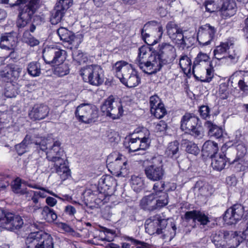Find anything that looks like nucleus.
Masks as SVG:
<instances>
[{
    "label": "nucleus",
    "instance_id": "obj_1",
    "mask_svg": "<svg viewBox=\"0 0 248 248\" xmlns=\"http://www.w3.org/2000/svg\"><path fill=\"white\" fill-rule=\"evenodd\" d=\"M67 52L58 46L45 47L43 51L42 57L46 64L54 66L53 73L58 77H62L70 73V64L65 62Z\"/></svg>",
    "mask_w": 248,
    "mask_h": 248
},
{
    "label": "nucleus",
    "instance_id": "obj_2",
    "mask_svg": "<svg viewBox=\"0 0 248 248\" xmlns=\"http://www.w3.org/2000/svg\"><path fill=\"white\" fill-rule=\"evenodd\" d=\"M3 4H8L9 0H0ZM40 0H16L10 4L11 7L18 6V15L16 26L18 29L24 28L29 24L39 8Z\"/></svg>",
    "mask_w": 248,
    "mask_h": 248
},
{
    "label": "nucleus",
    "instance_id": "obj_3",
    "mask_svg": "<svg viewBox=\"0 0 248 248\" xmlns=\"http://www.w3.org/2000/svg\"><path fill=\"white\" fill-rule=\"evenodd\" d=\"M167 219H161L159 215H156L152 218L148 219L145 223L146 232L152 235L156 233L162 234L161 237L169 239L170 241L175 235L176 227L174 223L170 222L168 223Z\"/></svg>",
    "mask_w": 248,
    "mask_h": 248
},
{
    "label": "nucleus",
    "instance_id": "obj_4",
    "mask_svg": "<svg viewBox=\"0 0 248 248\" xmlns=\"http://www.w3.org/2000/svg\"><path fill=\"white\" fill-rule=\"evenodd\" d=\"M112 70L120 81L128 88L135 87L140 82L137 71L131 64L125 61L117 62L113 65Z\"/></svg>",
    "mask_w": 248,
    "mask_h": 248
},
{
    "label": "nucleus",
    "instance_id": "obj_5",
    "mask_svg": "<svg viewBox=\"0 0 248 248\" xmlns=\"http://www.w3.org/2000/svg\"><path fill=\"white\" fill-rule=\"evenodd\" d=\"M147 51L150 52L149 48L145 46H142L139 49L138 58L137 59V64L140 68L145 73L148 75L154 74V69L157 68V64L156 61L158 59L155 52H151L148 54L147 59L146 56L148 54Z\"/></svg>",
    "mask_w": 248,
    "mask_h": 248
},
{
    "label": "nucleus",
    "instance_id": "obj_6",
    "mask_svg": "<svg viewBox=\"0 0 248 248\" xmlns=\"http://www.w3.org/2000/svg\"><path fill=\"white\" fill-rule=\"evenodd\" d=\"M181 129L198 139H202L203 136L199 118L191 113H186L182 117Z\"/></svg>",
    "mask_w": 248,
    "mask_h": 248
},
{
    "label": "nucleus",
    "instance_id": "obj_7",
    "mask_svg": "<svg viewBox=\"0 0 248 248\" xmlns=\"http://www.w3.org/2000/svg\"><path fill=\"white\" fill-rule=\"evenodd\" d=\"M101 110L104 115L112 120L120 119L124 110L121 102L116 100L113 95H110L101 106Z\"/></svg>",
    "mask_w": 248,
    "mask_h": 248
},
{
    "label": "nucleus",
    "instance_id": "obj_8",
    "mask_svg": "<svg viewBox=\"0 0 248 248\" xmlns=\"http://www.w3.org/2000/svg\"><path fill=\"white\" fill-rule=\"evenodd\" d=\"M155 54L158 56V59L155 61L157 67L154 69V74L160 71L164 65L172 62L176 57L175 48L168 43H162L159 45V52H155Z\"/></svg>",
    "mask_w": 248,
    "mask_h": 248
},
{
    "label": "nucleus",
    "instance_id": "obj_9",
    "mask_svg": "<svg viewBox=\"0 0 248 248\" xmlns=\"http://www.w3.org/2000/svg\"><path fill=\"white\" fill-rule=\"evenodd\" d=\"M113 155H109L107 158V167L109 170L116 176L126 177L130 173L129 166L122 155H117L113 161H111Z\"/></svg>",
    "mask_w": 248,
    "mask_h": 248
},
{
    "label": "nucleus",
    "instance_id": "obj_10",
    "mask_svg": "<svg viewBox=\"0 0 248 248\" xmlns=\"http://www.w3.org/2000/svg\"><path fill=\"white\" fill-rule=\"evenodd\" d=\"M144 171L146 177L153 182L162 180L165 174L163 163L160 157L153 158L151 164L145 167Z\"/></svg>",
    "mask_w": 248,
    "mask_h": 248
},
{
    "label": "nucleus",
    "instance_id": "obj_11",
    "mask_svg": "<svg viewBox=\"0 0 248 248\" xmlns=\"http://www.w3.org/2000/svg\"><path fill=\"white\" fill-rule=\"evenodd\" d=\"M149 132L143 137L129 138L125 139L124 144L130 152H134L140 150L144 151L149 147Z\"/></svg>",
    "mask_w": 248,
    "mask_h": 248
},
{
    "label": "nucleus",
    "instance_id": "obj_12",
    "mask_svg": "<svg viewBox=\"0 0 248 248\" xmlns=\"http://www.w3.org/2000/svg\"><path fill=\"white\" fill-rule=\"evenodd\" d=\"M244 213V208L241 204H234L226 211L223 219L228 224H235L241 219Z\"/></svg>",
    "mask_w": 248,
    "mask_h": 248
},
{
    "label": "nucleus",
    "instance_id": "obj_13",
    "mask_svg": "<svg viewBox=\"0 0 248 248\" xmlns=\"http://www.w3.org/2000/svg\"><path fill=\"white\" fill-rule=\"evenodd\" d=\"M216 32L214 27L206 24L200 27L197 33V40L202 46L208 45L214 38Z\"/></svg>",
    "mask_w": 248,
    "mask_h": 248
},
{
    "label": "nucleus",
    "instance_id": "obj_14",
    "mask_svg": "<svg viewBox=\"0 0 248 248\" xmlns=\"http://www.w3.org/2000/svg\"><path fill=\"white\" fill-rule=\"evenodd\" d=\"M182 218L187 222L192 220L194 223L192 227V228H195L196 227V221L199 222L200 225L203 226L207 225L210 222L208 216L203 212L198 210L186 212Z\"/></svg>",
    "mask_w": 248,
    "mask_h": 248
},
{
    "label": "nucleus",
    "instance_id": "obj_15",
    "mask_svg": "<svg viewBox=\"0 0 248 248\" xmlns=\"http://www.w3.org/2000/svg\"><path fill=\"white\" fill-rule=\"evenodd\" d=\"M22 68L15 63H9L4 66L0 71L1 78H5L7 82H15L19 78Z\"/></svg>",
    "mask_w": 248,
    "mask_h": 248
},
{
    "label": "nucleus",
    "instance_id": "obj_16",
    "mask_svg": "<svg viewBox=\"0 0 248 248\" xmlns=\"http://www.w3.org/2000/svg\"><path fill=\"white\" fill-rule=\"evenodd\" d=\"M57 33L61 40L67 42L69 45L72 46L70 47L71 49L73 47L77 48L81 43V41L78 39L75 34L66 28H59L57 31Z\"/></svg>",
    "mask_w": 248,
    "mask_h": 248
},
{
    "label": "nucleus",
    "instance_id": "obj_17",
    "mask_svg": "<svg viewBox=\"0 0 248 248\" xmlns=\"http://www.w3.org/2000/svg\"><path fill=\"white\" fill-rule=\"evenodd\" d=\"M222 232L224 241L220 243L216 244L217 248H236L242 242L237 237L234 235L232 236V232L223 231Z\"/></svg>",
    "mask_w": 248,
    "mask_h": 248
},
{
    "label": "nucleus",
    "instance_id": "obj_18",
    "mask_svg": "<svg viewBox=\"0 0 248 248\" xmlns=\"http://www.w3.org/2000/svg\"><path fill=\"white\" fill-rule=\"evenodd\" d=\"M23 223V220L20 216L8 212L3 228H8L11 231L18 230L22 227Z\"/></svg>",
    "mask_w": 248,
    "mask_h": 248
},
{
    "label": "nucleus",
    "instance_id": "obj_19",
    "mask_svg": "<svg viewBox=\"0 0 248 248\" xmlns=\"http://www.w3.org/2000/svg\"><path fill=\"white\" fill-rule=\"evenodd\" d=\"M49 108L44 104H35L29 112V116L33 121L45 119L48 115Z\"/></svg>",
    "mask_w": 248,
    "mask_h": 248
},
{
    "label": "nucleus",
    "instance_id": "obj_20",
    "mask_svg": "<svg viewBox=\"0 0 248 248\" xmlns=\"http://www.w3.org/2000/svg\"><path fill=\"white\" fill-rule=\"evenodd\" d=\"M93 110L88 106L83 105L78 106L75 111V116L78 121L85 124L92 122Z\"/></svg>",
    "mask_w": 248,
    "mask_h": 248
},
{
    "label": "nucleus",
    "instance_id": "obj_21",
    "mask_svg": "<svg viewBox=\"0 0 248 248\" xmlns=\"http://www.w3.org/2000/svg\"><path fill=\"white\" fill-rule=\"evenodd\" d=\"M57 227L62 231L76 237L88 238L90 234L88 229L86 228L78 229L79 232L75 231L72 228L66 223L59 222Z\"/></svg>",
    "mask_w": 248,
    "mask_h": 248
},
{
    "label": "nucleus",
    "instance_id": "obj_22",
    "mask_svg": "<svg viewBox=\"0 0 248 248\" xmlns=\"http://www.w3.org/2000/svg\"><path fill=\"white\" fill-rule=\"evenodd\" d=\"M61 143L59 140L54 142L53 145L46 153V158L54 162L62 161L63 150L61 148Z\"/></svg>",
    "mask_w": 248,
    "mask_h": 248
},
{
    "label": "nucleus",
    "instance_id": "obj_23",
    "mask_svg": "<svg viewBox=\"0 0 248 248\" xmlns=\"http://www.w3.org/2000/svg\"><path fill=\"white\" fill-rule=\"evenodd\" d=\"M237 10V7L234 0H226L221 3L220 11L222 16L227 18L234 15Z\"/></svg>",
    "mask_w": 248,
    "mask_h": 248
},
{
    "label": "nucleus",
    "instance_id": "obj_24",
    "mask_svg": "<svg viewBox=\"0 0 248 248\" xmlns=\"http://www.w3.org/2000/svg\"><path fill=\"white\" fill-rule=\"evenodd\" d=\"M168 35L170 38L175 43L177 40H180L184 31L174 21L169 22L166 25Z\"/></svg>",
    "mask_w": 248,
    "mask_h": 248
},
{
    "label": "nucleus",
    "instance_id": "obj_25",
    "mask_svg": "<svg viewBox=\"0 0 248 248\" xmlns=\"http://www.w3.org/2000/svg\"><path fill=\"white\" fill-rule=\"evenodd\" d=\"M16 44V38L12 33H4L0 38V47L6 50H13Z\"/></svg>",
    "mask_w": 248,
    "mask_h": 248
},
{
    "label": "nucleus",
    "instance_id": "obj_26",
    "mask_svg": "<svg viewBox=\"0 0 248 248\" xmlns=\"http://www.w3.org/2000/svg\"><path fill=\"white\" fill-rule=\"evenodd\" d=\"M218 150V144L217 143L207 140L202 145V152L203 156L213 158Z\"/></svg>",
    "mask_w": 248,
    "mask_h": 248
},
{
    "label": "nucleus",
    "instance_id": "obj_27",
    "mask_svg": "<svg viewBox=\"0 0 248 248\" xmlns=\"http://www.w3.org/2000/svg\"><path fill=\"white\" fill-rule=\"evenodd\" d=\"M54 167L56 173L60 176L62 180H65L71 176V170L65 163L64 160L57 161L55 162Z\"/></svg>",
    "mask_w": 248,
    "mask_h": 248
},
{
    "label": "nucleus",
    "instance_id": "obj_28",
    "mask_svg": "<svg viewBox=\"0 0 248 248\" xmlns=\"http://www.w3.org/2000/svg\"><path fill=\"white\" fill-rule=\"evenodd\" d=\"M204 126L208 129V135L210 137L220 139L223 137V129L222 127L218 126L211 121H206Z\"/></svg>",
    "mask_w": 248,
    "mask_h": 248
},
{
    "label": "nucleus",
    "instance_id": "obj_29",
    "mask_svg": "<svg viewBox=\"0 0 248 248\" xmlns=\"http://www.w3.org/2000/svg\"><path fill=\"white\" fill-rule=\"evenodd\" d=\"M43 231L30 233L25 239V248H37Z\"/></svg>",
    "mask_w": 248,
    "mask_h": 248
},
{
    "label": "nucleus",
    "instance_id": "obj_30",
    "mask_svg": "<svg viewBox=\"0 0 248 248\" xmlns=\"http://www.w3.org/2000/svg\"><path fill=\"white\" fill-rule=\"evenodd\" d=\"M154 194H150L143 197L140 202V207L145 211H153L156 210Z\"/></svg>",
    "mask_w": 248,
    "mask_h": 248
},
{
    "label": "nucleus",
    "instance_id": "obj_31",
    "mask_svg": "<svg viewBox=\"0 0 248 248\" xmlns=\"http://www.w3.org/2000/svg\"><path fill=\"white\" fill-rule=\"evenodd\" d=\"M212 158L211 165L214 169L220 171L224 169L227 162L230 163V160L226 159L225 155L222 154L215 155Z\"/></svg>",
    "mask_w": 248,
    "mask_h": 248
},
{
    "label": "nucleus",
    "instance_id": "obj_32",
    "mask_svg": "<svg viewBox=\"0 0 248 248\" xmlns=\"http://www.w3.org/2000/svg\"><path fill=\"white\" fill-rule=\"evenodd\" d=\"M115 183L114 179L109 175H104L98 179L97 188L108 190Z\"/></svg>",
    "mask_w": 248,
    "mask_h": 248
},
{
    "label": "nucleus",
    "instance_id": "obj_33",
    "mask_svg": "<svg viewBox=\"0 0 248 248\" xmlns=\"http://www.w3.org/2000/svg\"><path fill=\"white\" fill-rule=\"evenodd\" d=\"M232 45V44L230 42L221 43L219 46L216 47L214 51L215 58L217 60L224 58L226 52Z\"/></svg>",
    "mask_w": 248,
    "mask_h": 248
},
{
    "label": "nucleus",
    "instance_id": "obj_34",
    "mask_svg": "<svg viewBox=\"0 0 248 248\" xmlns=\"http://www.w3.org/2000/svg\"><path fill=\"white\" fill-rule=\"evenodd\" d=\"M165 154L168 157L177 158L180 155L179 142L177 140L170 142L166 150Z\"/></svg>",
    "mask_w": 248,
    "mask_h": 248
},
{
    "label": "nucleus",
    "instance_id": "obj_35",
    "mask_svg": "<svg viewBox=\"0 0 248 248\" xmlns=\"http://www.w3.org/2000/svg\"><path fill=\"white\" fill-rule=\"evenodd\" d=\"M66 12L65 10L62 9L59 5H55L50 17L51 24L56 25L60 22Z\"/></svg>",
    "mask_w": 248,
    "mask_h": 248
},
{
    "label": "nucleus",
    "instance_id": "obj_36",
    "mask_svg": "<svg viewBox=\"0 0 248 248\" xmlns=\"http://www.w3.org/2000/svg\"><path fill=\"white\" fill-rule=\"evenodd\" d=\"M80 74L84 82L93 85V64L82 68Z\"/></svg>",
    "mask_w": 248,
    "mask_h": 248
},
{
    "label": "nucleus",
    "instance_id": "obj_37",
    "mask_svg": "<svg viewBox=\"0 0 248 248\" xmlns=\"http://www.w3.org/2000/svg\"><path fill=\"white\" fill-rule=\"evenodd\" d=\"M37 248H54L53 240L50 234L43 232Z\"/></svg>",
    "mask_w": 248,
    "mask_h": 248
},
{
    "label": "nucleus",
    "instance_id": "obj_38",
    "mask_svg": "<svg viewBox=\"0 0 248 248\" xmlns=\"http://www.w3.org/2000/svg\"><path fill=\"white\" fill-rule=\"evenodd\" d=\"M11 184L12 191L18 195H23L27 193V189L21 188L22 180L19 177L15 178Z\"/></svg>",
    "mask_w": 248,
    "mask_h": 248
},
{
    "label": "nucleus",
    "instance_id": "obj_39",
    "mask_svg": "<svg viewBox=\"0 0 248 248\" xmlns=\"http://www.w3.org/2000/svg\"><path fill=\"white\" fill-rule=\"evenodd\" d=\"M41 214L47 222H53L57 218V215L55 211L47 206L43 207Z\"/></svg>",
    "mask_w": 248,
    "mask_h": 248
},
{
    "label": "nucleus",
    "instance_id": "obj_40",
    "mask_svg": "<svg viewBox=\"0 0 248 248\" xmlns=\"http://www.w3.org/2000/svg\"><path fill=\"white\" fill-rule=\"evenodd\" d=\"M73 61L78 65L86 63L88 61L89 57L87 53H84L80 50H76L72 52Z\"/></svg>",
    "mask_w": 248,
    "mask_h": 248
},
{
    "label": "nucleus",
    "instance_id": "obj_41",
    "mask_svg": "<svg viewBox=\"0 0 248 248\" xmlns=\"http://www.w3.org/2000/svg\"><path fill=\"white\" fill-rule=\"evenodd\" d=\"M108 190H103L101 189H97L94 191V201L95 204L98 206L102 204H104L107 202V193Z\"/></svg>",
    "mask_w": 248,
    "mask_h": 248
},
{
    "label": "nucleus",
    "instance_id": "obj_42",
    "mask_svg": "<svg viewBox=\"0 0 248 248\" xmlns=\"http://www.w3.org/2000/svg\"><path fill=\"white\" fill-rule=\"evenodd\" d=\"M94 85L99 86L104 82V71L100 66L94 65Z\"/></svg>",
    "mask_w": 248,
    "mask_h": 248
},
{
    "label": "nucleus",
    "instance_id": "obj_43",
    "mask_svg": "<svg viewBox=\"0 0 248 248\" xmlns=\"http://www.w3.org/2000/svg\"><path fill=\"white\" fill-rule=\"evenodd\" d=\"M223 0H207L205 2L206 10L210 13L220 10Z\"/></svg>",
    "mask_w": 248,
    "mask_h": 248
},
{
    "label": "nucleus",
    "instance_id": "obj_44",
    "mask_svg": "<svg viewBox=\"0 0 248 248\" xmlns=\"http://www.w3.org/2000/svg\"><path fill=\"white\" fill-rule=\"evenodd\" d=\"M152 114L157 119H161L163 118L166 114L167 110L164 107L163 103L159 102L155 107H153L150 109Z\"/></svg>",
    "mask_w": 248,
    "mask_h": 248
},
{
    "label": "nucleus",
    "instance_id": "obj_45",
    "mask_svg": "<svg viewBox=\"0 0 248 248\" xmlns=\"http://www.w3.org/2000/svg\"><path fill=\"white\" fill-rule=\"evenodd\" d=\"M28 74L33 77H38L41 74L40 64L37 62H32L29 63L27 67Z\"/></svg>",
    "mask_w": 248,
    "mask_h": 248
},
{
    "label": "nucleus",
    "instance_id": "obj_46",
    "mask_svg": "<svg viewBox=\"0 0 248 248\" xmlns=\"http://www.w3.org/2000/svg\"><path fill=\"white\" fill-rule=\"evenodd\" d=\"M191 61L187 55H183L179 60V65L185 72L190 73L191 69Z\"/></svg>",
    "mask_w": 248,
    "mask_h": 248
},
{
    "label": "nucleus",
    "instance_id": "obj_47",
    "mask_svg": "<svg viewBox=\"0 0 248 248\" xmlns=\"http://www.w3.org/2000/svg\"><path fill=\"white\" fill-rule=\"evenodd\" d=\"M155 204L156 209L162 208L168 203V195L167 193H162L161 194L156 195Z\"/></svg>",
    "mask_w": 248,
    "mask_h": 248
},
{
    "label": "nucleus",
    "instance_id": "obj_48",
    "mask_svg": "<svg viewBox=\"0 0 248 248\" xmlns=\"http://www.w3.org/2000/svg\"><path fill=\"white\" fill-rule=\"evenodd\" d=\"M185 31L182 33V37H180V40H177L176 44L180 45L183 47H188L194 43V38L192 35H185Z\"/></svg>",
    "mask_w": 248,
    "mask_h": 248
},
{
    "label": "nucleus",
    "instance_id": "obj_49",
    "mask_svg": "<svg viewBox=\"0 0 248 248\" xmlns=\"http://www.w3.org/2000/svg\"><path fill=\"white\" fill-rule=\"evenodd\" d=\"M131 185L133 190L138 192L142 189L143 182L141 177L137 176H132L131 178Z\"/></svg>",
    "mask_w": 248,
    "mask_h": 248
},
{
    "label": "nucleus",
    "instance_id": "obj_50",
    "mask_svg": "<svg viewBox=\"0 0 248 248\" xmlns=\"http://www.w3.org/2000/svg\"><path fill=\"white\" fill-rule=\"evenodd\" d=\"M210 57L206 53L200 52L197 56L193 62L192 66V71L194 72L196 66L201 64L202 62H206L209 61Z\"/></svg>",
    "mask_w": 248,
    "mask_h": 248
},
{
    "label": "nucleus",
    "instance_id": "obj_51",
    "mask_svg": "<svg viewBox=\"0 0 248 248\" xmlns=\"http://www.w3.org/2000/svg\"><path fill=\"white\" fill-rule=\"evenodd\" d=\"M229 93L228 85L225 83H221L218 90L219 97L223 100L226 99L228 98Z\"/></svg>",
    "mask_w": 248,
    "mask_h": 248
},
{
    "label": "nucleus",
    "instance_id": "obj_52",
    "mask_svg": "<svg viewBox=\"0 0 248 248\" xmlns=\"http://www.w3.org/2000/svg\"><path fill=\"white\" fill-rule=\"evenodd\" d=\"M157 182H158L155 183L154 185L153 189L154 192L151 194H154L155 196H156V195L161 194L162 193H166L165 192H164L165 186V182L162 180Z\"/></svg>",
    "mask_w": 248,
    "mask_h": 248
},
{
    "label": "nucleus",
    "instance_id": "obj_53",
    "mask_svg": "<svg viewBox=\"0 0 248 248\" xmlns=\"http://www.w3.org/2000/svg\"><path fill=\"white\" fill-rule=\"evenodd\" d=\"M29 143L27 142L26 138L24 139L20 143L15 145V148L19 155H21L26 152V148Z\"/></svg>",
    "mask_w": 248,
    "mask_h": 248
},
{
    "label": "nucleus",
    "instance_id": "obj_54",
    "mask_svg": "<svg viewBox=\"0 0 248 248\" xmlns=\"http://www.w3.org/2000/svg\"><path fill=\"white\" fill-rule=\"evenodd\" d=\"M187 143L186 149V152L194 155H197L199 154L200 149L197 144L191 141H188Z\"/></svg>",
    "mask_w": 248,
    "mask_h": 248
},
{
    "label": "nucleus",
    "instance_id": "obj_55",
    "mask_svg": "<svg viewBox=\"0 0 248 248\" xmlns=\"http://www.w3.org/2000/svg\"><path fill=\"white\" fill-rule=\"evenodd\" d=\"M26 194H30L31 196V200L33 202L36 204L38 202V201L40 198H44V193L40 191H34L31 190L30 192L27 191V193Z\"/></svg>",
    "mask_w": 248,
    "mask_h": 248
},
{
    "label": "nucleus",
    "instance_id": "obj_56",
    "mask_svg": "<svg viewBox=\"0 0 248 248\" xmlns=\"http://www.w3.org/2000/svg\"><path fill=\"white\" fill-rule=\"evenodd\" d=\"M72 4L73 0H57L55 5L67 11Z\"/></svg>",
    "mask_w": 248,
    "mask_h": 248
},
{
    "label": "nucleus",
    "instance_id": "obj_57",
    "mask_svg": "<svg viewBox=\"0 0 248 248\" xmlns=\"http://www.w3.org/2000/svg\"><path fill=\"white\" fill-rule=\"evenodd\" d=\"M230 164L232 165V167L234 168L236 171H243L245 169V166L243 165L242 160H234L232 162H230Z\"/></svg>",
    "mask_w": 248,
    "mask_h": 248
},
{
    "label": "nucleus",
    "instance_id": "obj_58",
    "mask_svg": "<svg viewBox=\"0 0 248 248\" xmlns=\"http://www.w3.org/2000/svg\"><path fill=\"white\" fill-rule=\"evenodd\" d=\"M10 183L11 179L9 176H1L0 178V187L1 190H5Z\"/></svg>",
    "mask_w": 248,
    "mask_h": 248
},
{
    "label": "nucleus",
    "instance_id": "obj_59",
    "mask_svg": "<svg viewBox=\"0 0 248 248\" xmlns=\"http://www.w3.org/2000/svg\"><path fill=\"white\" fill-rule=\"evenodd\" d=\"M82 197L84 203L87 207V210L88 208L93 209V195L83 196Z\"/></svg>",
    "mask_w": 248,
    "mask_h": 248
},
{
    "label": "nucleus",
    "instance_id": "obj_60",
    "mask_svg": "<svg viewBox=\"0 0 248 248\" xmlns=\"http://www.w3.org/2000/svg\"><path fill=\"white\" fill-rule=\"evenodd\" d=\"M82 197L84 203L87 207V210L88 208L93 209V195L83 196Z\"/></svg>",
    "mask_w": 248,
    "mask_h": 248
},
{
    "label": "nucleus",
    "instance_id": "obj_61",
    "mask_svg": "<svg viewBox=\"0 0 248 248\" xmlns=\"http://www.w3.org/2000/svg\"><path fill=\"white\" fill-rule=\"evenodd\" d=\"M199 112L203 119H206L209 117L210 108L207 106H202L200 108Z\"/></svg>",
    "mask_w": 248,
    "mask_h": 248
},
{
    "label": "nucleus",
    "instance_id": "obj_62",
    "mask_svg": "<svg viewBox=\"0 0 248 248\" xmlns=\"http://www.w3.org/2000/svg\"><path fill=\"white\" fill-rule=\"evenodd\" d=\"M214 77V69L213 67H210L206 69V76L203 78L202 79L201 81L204 82H209L211 81Z\"/></svg>",
    "mask_w": 248,
    "mask_h": 248
},
{
    "label": "nucleus",
    "instance_id": "obj_63",
    "mask_svg": "<svg viewBox=\"0 0 248 248\" xmlns=\"http://www.w3.org/2000/svg\"><path fill=\"white\" fill-rule=\"evenodd\" d=\"M167 128L166 123L161 120L155 125V130L156 132H164Z\"/></svg>",
    "mask_w": 248,
    "mask_h": 248
},
{
    "label": "nucleus",
    "instance_id": "obj_64",
    "mask_svg": "<svg viewBox=\"0 0 248 248\" xmlns=\"http://www.w3.org/2000/svg\"><path fill=\"white\" fill-rule=\"evenodd\" d=\"M108 137L110 142H116L118 139V134L114 131L110 130L108 131Z\"/></svg>",
    "mask_w": 248,
    "mask_h": 248
}]
</instances>
